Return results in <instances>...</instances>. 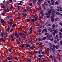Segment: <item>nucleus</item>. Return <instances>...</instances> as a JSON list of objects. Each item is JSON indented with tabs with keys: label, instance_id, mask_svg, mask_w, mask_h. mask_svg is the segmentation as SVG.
<instances>
[{
	"label": "nucleus",
	"instance_id": "obj_1",
	"mask_svg": "<svg viewBox=\"0 0 62 62\" xmlns=\"http://www.w3.org/2000/svg\"><path fill=\"white\" fill-rule=\"evenodd\" d=\"M21 37L23 39V40H25V39H26V35H25L23 34H22Z\"/></svg>",
	"mask_w": 62,
	"mask_h": 62
},
{
	"label": "nucleus",
	"instance_id": "obj_2",
	"mask_svg": "<svg viewBox=\"0 0 62 62\" xmlns=\"http://www.w3.org/2000/svg\"><path fill=\"white\" fill-rule=\"evenodd\" d=\"M22 14L23 15V17H26L27 16V14L26 13H22Z\"/></svg>",
	"mask_w": 62,
	"mask_h": 62
},
{
	"label": "nucleus",
	"instance_id": "obj_3",
	"mask_svg": "<svg viewBox=\"0 0 62 62\" xmlns=\"http://www.w3.org/2000/svg\"><path fill=\"white\" fill-rule=\"evenodd\" d=\"M46 39H48L47 40H49V39H51V38H50V35H47L46 36Z\"/></svg>",
	"mask_w": 62,
	"mask_h": 62
},
{
	"label": "nucleus",
	"instance_id": "obj_4",
	"mask_svg": "<svg viewBox=\"0 0 62 62\" xmlns=\"http://www.w3.org/2000/svg\"><path fill=\"white\" fill-rule=\"evenodd\" d=\"M21 45H20V46L22 48H23V47H24V44L23 43H22L21 44Z\"/></svg>",
	"mask_w": 62,
	"mask_h": 62
},
{
	"label": "nucleus",
	"instance_id": "obj_5",
	"mask_svg": "<svg viewBox=\"0 0 62 62\" xmlns=\"http://www.w3.org/2000/svg\"><path fill=\"white\" fill-rule=\"evenodd\" d=\"M45 32L46 33H47V29H43V30L42 31V33H43V32H45Z\"/></svg>",
	"mask_w": 62,
	"mask_h": 62
},
{
	"label": "nucleus",
	"instance_id": "obj_6",
	"mask_svg": "<svg viewBox=\"0 0 62 62\" xmlns=\"http://www.w3.org/2000/svg\"><path fill=\"white\" fill-rule=\"evenodd\" d=\"M56 11H55L53 10L51 12V13L53 15H55Z\"/></svg>",
	"mask_w": 62,
	"mask_h": 62
},
{
	"label": "nucleus",
	"instance_id": "obj_7",
	"mask_svg": "<svg viewBox=\"0 0 62 62\" xmlns=\"http://www.w3.org/2000/svg\"><path fill=\"white\" fill-rule=\"evenodd\" d=\"M11 56H10L9 57H7V59L8 60H11Z\"/></svg>",
	"mask_w": 62,
	"mask_h": 62
},
{
	"label": "nucleus",
	"instance_id": "obj_8",
	"mask_svg": "<svg viewBox=\"0 0 62 62\" xmlns=\"http://www.w3.org/2000/svg\"><path fill=\"white\" fill-rule=\"evenodd\" d=\"M26 47H31V45L26 44Z\"/></svg>",
	"mask_w": 62,
	"mask_h": 62
},
{
	"label": "nucleus",
	"instance_id": "obj_9",
	"mask_svg": "<svg viewBox=\"0 0 62 62\" xmlns=\"http://www.w3.org/2000/svg\"><path fill=\"white\" fill-rule=\"evenodd\" d=\"M43 1V0H38V2L39 3V4H41Z\"/></svg>",
	"mask_w": 62,
	"mask_h": 62
},
{
	"label": "nucleus",
	"instance_id": "obj_10",
	"mask_svg": "<svg viewBox=\"0 0 62 62\" xmlns=\"http://www.w3.org/2000/svg\"><path fill=\"white\" fill-rule=\"evenodd\" d=\"M23 11V12H28V10L27 9H25Z\"/></svg>",
	"mask_w": 62,
	"mask_h": 62
},
{
	"label": "nucleus",
	"instance_id": "obj_11",
	"mask_svg": "<svg viewBox=\"0 0 62 62\" xmlns=\"http://www.w3.org/2000/svg\"><path fill=\"white\" fill-rule=\"evenodd\" d=\"M41 59H42V60H43V61H44V62H45V61H46V59L44 58H41Z\"/></svg>",
	"mask_w": 62,
	"mask_h": 62
},
{
	"label": "nucleus",
	"instance_id": "obj_12",
	"mask_svg": "<svg viewBox=\"0 0 62 62\" xmlns=\"http://www.w3.org/2000/svg\"><path fill=\"white\" fill-rule=\"evenodd\" d=\"M12 39L11 40V41H13V40H14V37L12 36V35H11Z\"/></svg>",
	"mask_w": 62,
	"mask_h": 62
},
{
	"label": "nucleus",
	"instance_id": "obj_13",
	"mask_svg": "<svg viewBox=\"0 0 62 62\" xmlns=\"http://www.w3.org/2000/svg\"><path fill=\"white\" fill-rule=\"evenodd\" d=\"M54 33H55L56 34H57L58 33V31H57L56 30H54Z\"/></svg>",
	"mask_w": 62,
	"mask_h": 62
},
{
	"label": "nucleus",
	"instance_id": "obj_14",
	"mask_svg": "<svg viewBox=\"0 0 62 62\" xmlns=\"http://www.w3.org/2000/svg\"><path fill=\"white\" fill-rule=\"evenodd\" d=\"M41 10V7L40 6L39 7V9H37V11H39V10Z\"/></svg>",
	"mask_w": 62,
	"mask_h": 62
},
{
	"label": "nucleus",
	"instance_id": "obj_15",
	"mask_svg": "<svg viewBox=\"0 0 62 62\" xmlns=\"http://www.w3.org/2000/svg\"><path fill=\"white\" fill-rule=\"evenodd\" d=\"M55 24H53L52 25V27H53L54 28V29L55 28Z\"/></svg>",
	"mask_w": 62,
	"mask_h": 62
},
{
	"label": "nucleus",
	"instance_id": "obj_16",
	"mask_svg": "<svg viewBox=\"0 0 62 62\" xmlns=\"http://www.w3.org/2000/svg\"><path fill=\"white\" fill-rule=\"evenodd\" d=\"M29 49H30V50H33V49H34V47L32 46H31L30 47H29Z\"/></svg>",
	"mask_w": 62,
	"mask_h": 62
},
{
	"label": "nucleus",
	"instance_id": "obj_17",
	"mask_svg": "<svg viewBox=\"0 0 62 62\" xmlns=\"http://www.w3.org/2000/svg\"><path fill=\"white\" fill-rule=\"evenodd\" d=\"M46 37H44L42 38V40H45L46 39Z\"/></svg>",
	"mask_w": 62,
	"mask_h": 62
},
{
	"label": "nucleus",
	"instance_id": "obj_18",
	"mask_svg": "<svg viewBox=\"0 0 62 62\" xmlns=\"http://www.w3.org/2000/svg\"><path fill=\"white\" fill-rule=\"evenodd\" d=\"M38 56L40 58H41L42 57V55L41 54L39 55Z\"/></svg>",
	"mask_w": 62,
	"mask_h": 62
},
{
	"label": "nucleus",
	"instance_id": "obj_19",
	"mask_svg": "<svg viewBox=\"0 0 62 62\" xmlns=\"http://www.w3.org/2000/svg\"><path fill=\"white\" fill-rule=\"evenodd\" d=\"M51 21L52 22H53L54 21V18H51Z\"/></svg>",
	"mask_w": 62,
	"mask_h": 62
},
{
	"label": "nucleus",
	"instance_id": "obj_20",
	"mask_svg": "<svg viewBox=\"0 0 62 62\" xmlns=\"http://www.w3.org/2000/svg\"><path fill=\"white\" fill-rule=\"evenodd\" d=\"M1 7L2 8H5L6 7V6H4V4H3V6H2Z\"/></svg>",
	"mask_w": 62,
	"mask_h": 62
},
{
	"label": "nucleus",
	"instance_id": "obj_21",
	"mask_svg": "<svg viewBox=\"0 0 62 62\" xmlns=\"http://www.w3.org/2000/svg\"><path fill=\"white\" fill-rule=\"evenodd\" d=\"M29 5L30 6H32V3L31 2H30L29 3Z\"/></svg>",
	"mask_w": 62,
	"mask_h": 62
},
{
	"label": "nucleus",
	"instance_id": "obj_22",
	"mask_svg": "<svg viewBox=\"0 0 62 62\" xmlns=\"http://www.w3.org/2000/svg\"><path fill=\"white\" fill-rule=\"evenodd\" d=\"M9 24L10 25H12V24H13V23H12V22L10 21L9 22Z\"/></svg>",
	"mask_w": 62,
	"mask_h": 62
},
{
	"label": "nucleus",
	"instance_id": "obj_23",
	"mask_svg": "<svg viewBox=\"0 0 62 62\" xmlns=\"http://www.w3.org/2000/svg\"><path fill=\"white\" fill-rule=\"evenodd\" d=\"M32 39H31V40L28 41V43H30V42H32Z\"/></svg>",
	"mask_w": 62,
	"mask_h": 62
},
{
	"label": "nucleus",
	"instance_id": "obj_24",
	"mask_svg": "<svg viewBox=\"0 0 62 62\" xmlns=\"http://www.w3.org/2000/svg\"><path fill=\"white\" fill-rule=\"evenodd\" d=\"M38 32L39 33H41V29H39L38 30Z\"/></svg>",
	"mask_w": 62,
	"mask_h": 62
},
{
	"label": "nucleus",
	"instance_id": "obj_25",
	"mask_svg": "<svg viewBox=\"0 0 62 62\" xmlns=\"http://www.w3.org/2000/svg\"><path fill=\"white\" fill-rule=\"evenodd\" d=\"M17 5H21V6H23V4L20 3H16Z\"/></svg>",
	"mask_w": 62,
	"mask_h": 62
},
{
	"label": "nucleus",
	"instance_id": "obj_26",
	"mask_svg": "<svg viewBox=\"0 0 62 62\" xmlns=\"http://www.w3.org/2000/svg\"><path fill=\"white\" fill-rule=\"evenodd\" d=\"M16 26V24H13L12 27H15Z\"/></svg>",
	"mask_w": 62,
	"mask_h": 62
},
{
	"label": "nucleus",
	"instance_id": "obj_27",
	"mask_svg": "<svg viewBox=\"0 0 62 62\" xmlns=\"http://www.w3.org/2000/svg\"><path fill=\"white\" fill-rule=\"evenodd\" d=\"M4 22V20L3 19H1L0 22L1 23H3Z\"/></svg>",
	"mask_w": 62,
	"mask_h": 62
},
{
	"label": "nucleus",
	"instance_id": "obj_28",
	"mask_svg": "<svg viewBox=\"0 0 62 62\" xmlns=\"http://www.w3.org/2000/svg\"><path fill=\"white\" fill-rule=\"evenodd\" d=\"M15 60H17V61H18V59L16 56L15 57Z\"/></svg>",
	"mask_w": 62,
	"mask_h": 62
},
{
	"label": "nucleus",
	"instance_id": "obj_29",
	"mask_svg": "<svg viewBox=\"0 0 62 62\" xmlns=\"http://www.w3.org/2000/svg\"><path fill=\"white\" fill-rule=\"evenodd\" d=\"M16 40L17 41V44H20V41L18 40H17V39H16Z\"/></svg>",
	"mask_w": 62,
	"mask_h": 62
},
{
	"label": "nucleus",
	"instance_id": "obj_30",
	"mask_svg": "<svg viewBox=\"0 0 62 62\" xmlns=\"http://www.w3.org/2000/svg\"><path fill=\"white\" fill-rule=\"evenodd\" d=\"M58 4V2H57V1H56L55 3V5H57Z\"/></svg>",
	"mask_w": 62,
	"mask_h": 62
},
{
	"label": "nucleus",
	"instance_id": "obj_31",
	"mask_svg": "<svg viewBox=\"0 0 62 62\" xmlns=\"http://www.w3.org/2000/svg\"><path fill=\"white\" fill-rule=\"evenodd\" d=\"M13 8V6H11L10 8V10H11V9H12Z\"/></svg>",
	"mask_w": 62,
	"mask_h": 62
},
{
	"label": "nucleus",
	"instance_id": "obj_32",
	"mask_svg": "<svg viewBox=\"0 0 62 62\" xmlns=\"http://www.w3.org/2000/svg\"><path fill=\"white\" fill-rule=\"evenodd\" d=\"M38 40L39 41H42V40H41L40 38H39L38 39Z\"/></svg>",
	"mask_w": 62,
	"mask_h": 62
},
{
	"label": "nucleus",
	"instance_id": "obj_33",
	"mask_svg": "<svg viewBox=\"0 0 62 62\" xmlns=\"http://www.w3.org/2000/svg\"><path fill=\"white\" fill-rule=\"evenodd\" d=\"M41 14H42L43 13V12H44L43 10H42L41 11Z\"/></svg>",
	"mask_w": 62,
	"mask_h": 62
},
{
	"label": "nucleus",
	"instance_id": "obj_34",
	"mask_svg": "<svg viewBox=\"0 0 62 62\" xmlns=\"http://www.w3.org/2000/svg\"><path fill=\"white\" fill-rule=\"evenodd\" d=\"M54 43H55L56 44V43H57V42L56 40H54Z\"/></svg>",
	"mask_w": 62,
	"mask_h": 62
},
{
	"label": "nucleus",
	"instance_id": "obj_35",
	"mask_svg": "<svg viewBox=\"0 0 62 62\" xmlns=\"http://www.w3.org/2000/svg\"><path fill=\"white\" fill-rule=\"evenodd\" d=\"M32 16L33 17V18H36V17L35 16V15H32Z\"/></svg>",
	"mask_w": 62,
	"mask_h": 62
},
{
	"label": "nucleus",
	"instance_id": "obj_36",
	"mask_svg": "<svg viewBox=\"0 0 62 62\" xmlns=\"http://www.w3.org/2000/svg\"><path fill=\"white\" fill-rule=\"evenodd\" d=\"M1 40L3 42H4V43H5V42H6V40L4 39H2V40Z\"/></svg>",
	"mask_w": 62,
	"mask_h": 62
},
{
	"label": "nucleus",
	"instance_id": "obj_37",
	"mask_svg": "<svg viewBox=\"0 0 62 62\" xmlns=\"http://www.w3.org/2000/svg\"><path fill=\"white\" fill-rule=\"evenodd\" d=\"M35 53V54H38V51H35V52H34V53Z\"/></svg>",
	"mask_w": 62,
	"mask_h": 62
},
{
	"label": "nucleus",
	"instance_id": "obj_38",
	"mask_svg": "<svg viewBox=\"0 0 62 62\" xmlns=\"http://www.w3.org/2000/svg\"><path fill=\"white\" fill-rule=\"evenodd\" d=\"M48 52H49L50 51V48L49 47H47L46 48Z\"/></svg>",
	"mask_w": 62,
	"mask_h": 62
},
{
	"label": "nucleus",
	"instance_id": "obj_39",
	"mask_svg": "<svg viewBox=\"0 0 62 62\" xmlns=\"http://www.w3.org/2000/svg\"><path fill=\"white\" fill-rule=\"evenodd\" d=\"M35 19L34 18H33L31 20V21L32 22H34L35 21Z\"/></svg>",
	"mask_w": 62,
	"mask_h": 62
},
{
	"label": "nucleus",
	"instance_id": "obj_40",
	"mask_svg": "<svg viewBox=\"0 0 62 62\" xmlns=\"http://www.w3.org/2000/svg\"><path fill=\"white\" fill-rule=\"evenodd\" d=\"M27 22H28V23H29V22H30V19H27Z\"/></svg>",
	"mask_w": 62,
	"mask_h": 62
},
{
	"label": "nucleus",
	"instance_id": "obj_41",
	"mask_svg": "<svg viewBox=\"0 0 62 62\" xmlns=\"http://www.w3.org/2000/svg\"><path fill=\"white\" fill-rule=\"evenodd\" d=\"M3 36H2L1 38L0 39V41H1V40L4 39V38H3Z\"/></svg>",
	"mask_w": 62,
	"mask_h": 62
},
{
	"label": "nucleus",
	"instance_id": "obj_42",
	"mask_svg": "<svg viewBox=\"0 0 62 62\" xmlns=\"http://www.w3.org/2000/svg\"><path fill=\"white\" fill-rule=\"evenodd\" d=\"M6 12H7V10H5L3 12L4 14H6Z\"/></svg>",
	"mask_w": 62,
	"mask_h": 62
},
{
	"label": "nucleus",
	"instance_id": "obj_43",
	"mask_svg": "<svg viewBox=\"0 0 62 62\" xmlns=\"http://www.w3.org/2000/svg\"><path fill=\"white\" fill-rule=\"evenodd\" d=\"M58 46L57 45H56L55 46V48L56 49H58Z\"/></svg>",
	"mask_w": 62,
	"mask_h": 62
},
{
	"label": "nucleus",
	"instance_id": "obj_44",
	"mask_svg": "<svg viewBox=\"0 0 62 62\" xmlns=\"http://www.w3.org/2000/svg\"><path fill=\"white\" fill-rule=\"evenodd\" d=\"M60 45H61L62 44V41L61 40L60 42Z\"/></svg>",
	"mask_w": 62,
	"mask_h": 62
},
{
	"label": "nucleus",
	"instance_id": "obj_45",
	"mask_svg": "<svg viewBox=\"0 0 62 62\" xmlns=\"http://www.w3.org/2000/svg\"><path fill=\"white\" fill-rule=\"evenodd\" d=\"M23 34H22V33L20 32L19 33L18 35H20V36H22Z\"/></svg>",
	"mask_w": 62,
	"mask_h": 62
},
{
	"label": "nucleus",
	"instance_id": "obj_46",
	"mask_svg": "<svg viewBox=\"0 0 62 62\" xmlns=\"http://www.w3.org/2000/svg\"><path fill=\"white\" fill-rule=\"evenodd\" d=\"M4 32H2L1 33V36H3V34H4Z\"/></svg>",
	"mask_w": 62,
	"mask_h": 62
},
{
	"label": "nucleus",
	"instance_id": "obj_47",
	"mask_svg": "<svg viewBox=\"0 0 62 62\" xmlns=\"http://www.w3.org/2000/svg\"><path fill=\"white\" fill-rule=\"evenodd\" d=\"M51 11H48V12L47 13V14H51Z\"/></svg>",
	"mask_w": 62,
	"mask_h": 62
},
{
	"label": "nucleus",
	"instance_id": "obj_48",
	"mask_svg": "<svg viewBox=\"0 0 62 62\" xmlns=\"http://www.w3.org/2000/svg\"><path fill=\"white\" fill-rule=\"evenodd\" d=\"M19 2L20 3H21V4H23L24 3L22 1H20Z\"/></svg>",
	"mask_w": 62,
	"mask_h": 62
},
{
	"label": "nucleus",
	"instance_id": "obj_49",
	"mask_svg": "<svg viewBox=\"0 0 62 62\" xmlns=\"http://www.w3.org/2000/svg\"><path fill=\"white\" fill-rule=\"evenodd\" d=\"M13 29H12L10 30V32H12L13 31Z\"/></svg>",
	"mask_w": 62,
	"mask_h": 62
},
{
	"label": "nucleus",
	"instance_id": "obj_50",
	"mask_svg": "<svg viewBox=\"0 0 62 62\" xmlns=\"http://www.w3.org/2000/svg\"><path fill=\"white\" fill-rule=\"evenodd\" d=\"M32 30H31L30 32V34H32Z\"/></svg>",
	"mask_w": 62,
	"mask_h": 62
},
{
	"label": "nucleus",
	"instance_id": "obj_51",
	"mask_svg": "<svg viewBox=\"0 0 62 62\" xmlns=\"http://www.w3.org/2000/svg\"><path fill=\"white\" fill-rule=\"evenodd\" d=\"M20 16L18 17L17 18H16V19L17 20H19V19H20Z\"/></svg>",
	"mask_w": 62,
	"mask_h": 62
},
{
	"label": "nucleus",
	"instance_id": "obj_52",
	"mask_svg": "<svg viewBox=\"0 0 62 62\" xmlns=\"http://www.w3.org/2000/svg\"><path fill=\"white\" fill-rule=\"evenodd\" d=\"M10 28L9 27H8V28H7V29L8 31H9V30H10Z\"/></svg>",
	"mask_w": 62,
	"mask_h": 62
},
{
	"label": "nucleus",
	"instance_id": "obj_53",
	"mask_svg": "<svg viewBox=\"0 0 62 62\" xmlns=\"http://www.w3.org/2000/svg\"><path fill=\"white\" fill-rule=\"evenodd\" d=\"M59 35H62V33L61 32H59Z\"/></svg>",
	"mask_w": 62,
	"mask_h": 62
},
{
	"label": "nucleus",
	"instance_id": "obj_54",
	"mask_svg": "<svg viewBox=\"0 0 62 62\" xmlns=\"http://www.w3.org/2000/svg\"><path fill=\"white\" fill-rule=\"evenodd\" d=\"M41 54H45V53H44V52H41Z\"/></svg>",
	"mask_w": 62,
	"mask_h": 62
},
{
	"label": "nucleus",
	"instance_id": "obj_55",
	"mask_svg": "<svg viewBox=\"0 0 62 62\" xmlns=\"http://www.w3.org/2000/svg\"><path fill=\"white\" fill-rule=\"evenodd\" d=\"M9 53H11V50L10 49H9Z\"/></svg>",
	"mask_w": 62,
	"mask_h": 62
},
{
	"label": "nucleus",
	"instance_id": "obj_56",
	"mask_svg": "<svg viewBox=\"0 0 62 62\" xmlns=\"http://www.w3.org/2000/svg\"><path fill=\"white\" fill-rule=\"evenodd\" d=\"M58 20V18H55V21H57Z\"/></svg>",
	"mask_w": 62,
	"mask_h": 62
},
{
	"label": "nucleus",
	"instance_id": "obj_57",
	"mask_svg": "<svg viewBox=\"0 0 62 62\" xmlns=\"http://www.w3.org/2000/svg\"><path fill=\"white\" fill-rule=\"evenodd\" d=\"M52 57V55H51L49 56V59H51V58Z\"/></svg>",
	"mask_w": 62,
	"mask_h": 62
},
{
	"label": "nucleus",
	"instance_id": "obj_58",
	"mask_svg": "<svg viewBox=\"0 0 62 62\" xmlns=\"http://www.w3.org/2000/svg\"><path fill=\"white\" fill-rule=\"evenodd\" d=\"M59 24H60V25H61V26H62V23H61V22H60L59 23Z\"/></svg>",
	"mask_w": 62,
	"mask_h": 62
},
{
	"label": "nucleus",
	"instance_id": "obj_59",
	"mask_svg": "<svg viewBox=\"0 0 62 62\" xmlns=\"http://www.w3.org/2000/svg\"><path fill=\"white\" fill-rule=\"evenodd\" d=\"M4 35H6L7 34H8V33H7L6 32H5L4 33Z\"/></svg>",
	"mask_w": 62,
	"mask_h": 62
},
{
	"label": "nucleus",
	"instance_id": "obj_60",
	"mask_svg": "<svg viewBox=\"0 0 62 62\" xmlns=\"http://www.w3.org/2000/svg\"><path fill=\"white\" fill-rule=\"evenodd\" d=\"M44 5H45V6H48V4H47V3H44Z\"/></svg>",
	"mask_w": 62,
	"mask_h": 62
},
{
	"label": "nucleus",
	"instance_id": "obj_61",
	"mask_svg": "<svg viewBox=\"0 0 62 62\" xmlns=\"http://www.w3.org/2000/svg\"><path fill=\"white\" fill-rule=\"evenodd\" d=\"M28 61L29 62H31V60L30 59H29L28 60Z\"/></svg>",
	"mask_w": 62,
	"mask_h": 62
},
{
	"label": "nucleus",
	"instance_id": "obj_62",
	"mask_svg": "<svg viewBox=\"0 0 62 62\" xmlns=\"http://www.w3.org/2000/svg\"><path fill=\"white\" fill-rule=\"evenodd\" d=\"M15 11L16 12H18V10L16 9L15 10Z\"/></svg>",
	"mask_w": 62,
	"mask_h": 62
},
{
	"label": "nucleus",
	"instance_id": "obj_63",
	"mask_svg": "<svg viewBox=\"0 0 62 62\" xmlns=\"http://www.w3.org/2000/svg\"><path fill=\"white\" fill-rule=\"evenodd\" d=\"M51 25L50 24H48L47 25V26H51Z\"/></svg>",
	"mask_w": 62,
	"mask_h": 62
},
{
	"label": "nucleus",
	"instance_id": "obj_64",
	"mask_svg": "<svg viewBox=\"0 0 62 62\" xmlns=\"http://www.w3.org/2000/svg\"><path fill=\"white\" fill-rule=\"evenodd\" d=\"M53 9H50V10H49V11H50V12H51V11H53Z\"/></svg>",
	"mask_w": 62,
	"mask_h": 62
}]
</instances>
